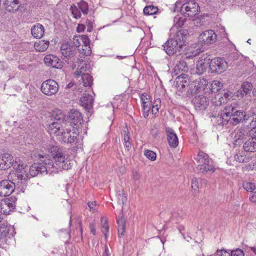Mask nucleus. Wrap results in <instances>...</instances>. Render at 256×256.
I'll return each instance as SVG.
<instances>
[{
	"instance_id": "1",
	"label": "nucleus",
	"mask_w": 256,
	"mask_h": 256,
	"mask_svg": "<svg viewBox=\"0 0 256 256\" xmlns=\"http://www.w3.org/2000/svg\"><path fill=\"white\" fill-rule=\"evenodd\" d=\"M52 116L56 122H54L48 126V131L51 136H54L60 141H62L68 144H79L78 146L80 144V142H78V136L79 132L78 128L72 127L71 129L66 128V124L64 122V114L60 110H57L53 112Z\"/></svg>"
},
{
	"instance_id": "2",
	"label": "nucleus",
	"mask_w": 256,
	"mask_h": 256,
	"mask_svg": "<svg viewBox=\"0 0 256 256\" xmlns=\"http://www.w3.org/2000/svg\"><path fill=\"white\" fill-rule=\"evenodd\" d=\"M236 102L228 104L218 112L217 116H212L214 118L212 120H214L218 125L224 126L229 122L230 124L236 125L240 122L248 120V116H246L245 112L238 110Z\"/></svg>"
},
{
	"instance_id": "3",
	"label": "nucleus",
	"mask_w": 256,
	"mask_h": 256,
	"mask_svg": "<svg viewBox=\"0 0 256 256\" xmlns=\"http://www.w3.org/2000/svg\"><path fill=\"white\" fill-rule=\"evenodd\" d=\"M54 163L48 156H44L46 160L45 164H47L48 174H54L63 170H68L71 168V164L68 156L57 146H52L49 150Z\"/></svg>"
},
{
	"instance_id": "4",
	"label": "nucleus",
	"mask_w": 256,
	"mask_h": 256,
	"mask_svg": "<svg viewBox=\"0 0 256 256\" xmlns=\"http://www.w3.org/2000/svg\"><path fill=\"white\" fill-rule=\"evenodd\" d=\"M179 8H180V12L184 16L192 17L200 12L198 4L194 0L186 2L182 5L180 2H176L175 3L174 11Z\"/></svg>"
},
{
	"instance_id": "5",
	"label": "nucleus",
	"mask_w": 256,
	"mask_h": 256,
	"mask_svg": "<svg viewBox=\"0 0 256 256\" xmlns=\"http://www.w3.org/2000/svg\"><path fill=\"white\" fill-rule=\"evenodd\" d=\"M195 160L199 164L198 168L200 172L212 173L215 172V166L212 164L208 156L204 152H199Z\"/></svg>"
},
{
	"instance_id": "6",
	"label": "nucleus",
	"mask_w": 256,
	"mask_h": 256,
	"mask_svg": "<svg viewBox=\"0 0 256 256\" xmlns=\"http://www.w3.org/2000/svg\"><path fill=\"white\" fill-rule=\"evenodd\" d=\"M39 156L40 158V162L34 164L30 168L29 176H35L38 174H48L47 164H45L46 160L44 156L40 154H39Z\"/></svg>"
},
{
	"instance_id": "7",
	"label": "nucleus",
	"mask_w": 256,
	"mask_h": 256,
	"mask_svg": "<svg viewBox=\"0 0 256 256\" xmlns=\"http://www.w3.org/2000/svg\"><path fill=\"white\" fill-rule=\"evenodd\" d=\"M230 136L234 146H237L249 137V131L244 128H238L232 132Z\"/></svg>"
},
{
	"instance_id": "8",
	"label": "nucleus",
	"mask_w": 256,
	"mask_h": 256,
	"mask_svg": "<svg viewBox=\"0 0 256 256\" xmlns=\"http://www.w3.org/2000/svg\"><path fill=\"white\" fill-rule=\"evenodd\" d=\"M209 66L212 72L220 74L226 70L228 62L223 58H215L210 62Z\"/></svg>"
},
{
	"instance_id": "9",
	"label": "nucleus",
	"mask_w": 256,
	"mask_h": 256,
	"mask_svg": "<svg viewBox=\"0 0 256 256\" xmlns=\"http://www.w3.org/2000/svg\"><path fill=\"white\" fill-rule=\"evenodd\" d=\"M40 89L44 94L52 96L58 92V85L55 80H48L42 83Z\"/></svg>"
},
{
	"instance_id": "10",
	"label": "nucleus",
	"mask_w": 256,
	"mask_h": 256,
	"mask_svg": "<svg viewBox=\"0 0 256 256\" xmlns=\"http://www.w3.org/2000/svg\"><path fill=\"white\" fill-rule=\"evenodd\" d=\"M217 36L212 30H206L200 34L198 41L202 44H209L214 43L216 40Z\"/></svg>"
},
{
	"instance_id": "11",
	"label": "nucleus",
	"mask_w": 256,
	"mask_h": 256,
	"mask_svg": "<svg viewBox=\"0 0 256 256\" xmlns=\"http://www.w3.org/2000/svg\"><path fill=\"white\" fill-rule=\"evenodd\" d=\"M164 50L168 55H172L176 53L177 51L180 52L182 48V46H180L176 40L172 38L168 40L163 45Z\"/></svg>"
},
{
	"instance_id": "12",
	"label": "nucleus",
	"mask_w": 256,
	"mask_h": 256,
	"mask_svg": "<svg viewBox=\"0 0 256 256\" xmlns=\"http://www.w3.org/2000/svg\"><path fill=\"white\" fill-rule=\"evenodd\" d=\"M26 165L20 162V160H15L14 169L18 178L20 180H25L30 178L29 174L26 170Z\"/></svg>"
},
{
	"instance_id": "13",
	"label": "nucleus",
	"mask_w": 256,
	"mask_h": 256,
	"mask_svg": "<svg viewBox=\"0 0 256 256\" xmlns=\"http://www.w3.org/2000/svg\"><path fill=\"white\" fill-rule=\"evenodd\" d=\"M14 183L10 180H2L0 182V196H9L14 191Z\"/></svg>"
},
{
	"instance_id": "14",
	"label": "nucleus",
	"mask_w": 256,
	"mask_h": 256,
	"mask_svg": "<svg viewBox=\"0 0 256 256\" xmlns=\"http://www.w3.org/2000/svg\"><path fill=\"white\" fill-rule=\"evenodd\" d=\"M15 160L12 156L5 153L0 156V170H5L10 168L12 166L14 167Z\"/></svg>"
},
{
	"instance_id": "15",
	"label": "nucleus",
	"mask_w": 256,
	"mask_h": 256,
	"mask_svg": "<svg viewBox=\"0 0 256 256\" xmlns=\"http://www.w3.org/2000/svg\"><path fill=\"white\" fill-rule=\"evenodd\" d=\"M140 99L142 106L143 116L146 118L149 114L152 107V96L148 94L144 93L141 94Z\"/></svg>"
},
{
	"instance_id": "16",
	"label": "nucleus",
	"mask_w": 256,
	"mask_h": 256,
	"mask_svg": "<svg viewBox=\"0 0 256 256\" xmlns=\"http://www.w3.org/2000/svg\"><path fill=\"white\" fill-rule=\"evenodd\" d=\"M46 66L53 68H62V62L58 56L54 54L46 55L44 58Z\"/></svg>"
},
{
	"instance_id": "17",
	"label": "nucleus",
	"mask_w": 256,
	"mask_h": 256,
	"mask_svg": "<svg viewBox=\"0 0 256 256\" xmlns=\"http://www.w3.org/2000/svg\"><path fill=\"white\" fill-rule=\"evenodd\" d=\"M232 97V93L227 92L224 94H215L214 98L212 99V102L215 106H220L226 102Z\"/></svg>"
},
{
	"instance_id": "18",
	"label": "nucleus",
	"mask_w": 256,
	"mask_h": 256,
	"mask_svg": "<svg viewBox=\"0 0 256 256\" xmlns=\"http://www.w3.org/2000/svg\"><path fill=\"white\" fill-rule=\"evenodd\" d=\"M193 102L197 110H205L208 106L209 102L206 96L198 95L193 100Z\"/></svg>"
},
{
	"instance_id": "19",
	"label": "nucleus",
	"mask_w": 256,
	"mask_h": 256,
	"mask_svg": "<svg viewBox=\"0 0 256 256\" xmlns=\"http://www.w3.org/2000/svg\"><path fill=\"white\" fill-rule=\"evenodd\" d=\"M190 82L188 75L185 74H181L176 78V86L178 90L182 92L186 86L188 89V85Z\"/></svg>"
},
{
	"instance_id": "20",
	"label": "nucleus",
	"mask_w": 256,
	"mask_h": 256,
	"mask_svg": "<svg viewBox=\"0 0 256 256\" xmlns=\"http://www.w3.org/2000/svg\"><path fill=\"white\" fill-rule=\"evenodd\" d=\"M69 120L70 124H74L78 128L79 125L83 122L81 113L76 110H72L69 112Z\"/></svg>"
},
{
	"instance_id": "21",
	"label": "nucleus",
	"mask_w": 256,
	"mask_h": 256,
	"mask_svg": "<svg viewBox=\"0 0 256 256\" xmlns=\"http://www.w3.org/2000/svg\"><path fill=\"white\" fill-rule=\"evenodd\" d=\"M166 133L167 136V140L170 147L176 148L178 144V138L174 130L170 128H166Z\"/></svg>"
},
{
	"instance_id": "22",
	"label": "nucleus",
	"mask_w": 256,
	"mask_h": 256,
	"mask_svg": "<svg viewBox=\"0 0 256 256\" xmlns=\"http://www.w3.org/2000/svg\"><path fill=\"white\" fill-rule=\"evenodd\" d=\"M91 70L90 64L86 61L82 60L80 62L78 68L74 74L76 77L78 78L82 76V74H84L90 73Z\"/></svg>"
},
{
	"instance_id": "23",
	"label": "nucleus",
	"mask_w": 256,
	"mask_h": 256,
	"mask_svg": "<svg viewBox=\"0 0 256 256\" xmlns=\"http://www.w3.org/2000/svg\"><path fill=\"white\" fill-rule=\"evenodd\" d=\"M94 100L92 95L85 94L80 98V104L86 110L89 112L92 106Z\"/></svg>"
},
{
	"instance_id": "24",
	"label": "nucleus",
	"mask_w": 256,
	"mask_h": 256,
	"mask_svg": "<svg viewBox=\"0 0 256 256\" xmlns=\"http://www.w3.org/2000/svg\"><path fill=\"white\" fill-rule=\"evenodd\" d=\"M209 60V59L200 58L196 62V73L198 75L202 74L210 64Z\"/></svg>"
},
{
	"instance_id": "25",
	"label": "nucleus",
	"mask_w": 256,
	"mask_h": 256,
	"mask_svg": "<svg viewBox=\"0 0 256 256\" xmlns=\"http://www.w3.org/2000/svg\"><path fill=\"white\" fill-rule=\"evenodd\" d=\"M174 38H172L176 40V42L179 44L180 46H182L185 44V40L188 35V32L186 30L180 29L176 30Z\"/></svg>"
},
{
	"instance_id": "26",
	"label": "nucleus",
	"mask_w": 256,
	"mask_h": 256,
	"mask_svg": "<svg viewBox=\"0 0 256 256\" xmlns=\"http://www.w3.org/2000/svg\"><path fill=\"white\" fill-rule=\"evenodd\" d=\"M76 48L72 47L68 43H64L62 44L60 50L64 58H71L75 54Z\"/></svg>"
},
{
	"instance_id": "27",
	"label": "nucleus",
	"mask_w": 256,
	"mask_h": 256,
	"mask_svg": "<svg viewBox=\"0 0 256 256\" xmlns=\"http://www.w3.org/2000/svg\"><path fill=\"white\" fill-rule=\"evenodd\" d=\"M44 26L39 23L35 24L31 29L32 36L36 38H40L44 36Z\"/></svg>"
},
{
	"instance_id": "28",
	"label": "nucleus",
	"mask_w": 256,
	"mask_h": 256,
	"mask_svg": "<svg viewBox=\"0 0 256 256\" xmlns=\"http://www.w3.org/2000/svg\"><path fill=\"white\" fill-rule=\"evenodd\" d=\"M252 85L250 82H246L242 83L241 88L237 92V96L242 98L248 94L252 90Z\"/></svg>"
},
{
	"instance_id": "29",
	"label": "nucleus",
	"mask_w": 256,
	"mask_h": 256,
	"mask_svg": "<svg viewBox=\"0 0 256 256\" xmlns=\"http://www.w3.org/2000/svg\"><path fill=\"white\" fill-rule=\"evenodd\" d=\"M4 5L8 11L14 12L18 9L20 4L18 0H5Z\"/></svg>"
},
{
	"instance_id": "30",
	"label": "nucleus",
	"mask_w": 256,
	"mask_h": 256,
	"mask_svg": "<svg viewBox=\"0 0 256 256\" xmlns=\"http://www.w3.org/2000/svg\"><path fill=\"white\" fill-rule=\"evenodd\" d=\"M244 149L246 152H254L256 151V140L252 137L248 139L244 144Z\"/></svg>"
},
{
	"instance_id": "31",
	"label": "nucleus",
	"mask_w": 256,
	"mask_h": 256,
	"mask_svg": "<svg viewBox=\"0 0 256 256\" xmlns=\"http://www.w3.org/2000/svg\"><path fill=\"white\" fill-rule=\"evenodd\" d=\"M188 71V66L186 62L183 60H180L174 68V73L176 75L184 74V72H186Z\"/></svg>"
},
{
	"instance_id": "32",
	"label": "nucleus",
	"mask_w": 256,
	"mask_h": 256,
	"mask_svg": "<svg viewBox=\"0 0 256 256\" xmlns=\"http://www.w3.org/2000/svg\"><path fill=\"white\" fill-rule=\"evenodd\" d=\"M195 80V83L198 85V88L199 92L204 91L205 93L208 92V90L207 88L208 81L204 78H198Z\"/></svg>"
},
{
	"instance_id": "33",
	"label": "nucleus",
	"mask_w": 256,
	"mask_h": 256,
	"mask_svg": "<svg viewBox=\"0 0 256 256\" xmlns=\"http://www.w3.org/2000/svg\"><path fill=\"white\" fill-rule=\"evenodd\" d=\"M174 24L170 30L171 34L174 33L177 30H179L178 28H181L184 24L185 20L182 18L176 16L174 18Z\"/></svg>"
},
{
	"instance_id": "34",
	"label": "nucleus",
	"mask_w": 256,
	"mask_h": 256,
	"mask_svg": "<svg viewBox=\"0 0 256 256\" xmlns=\"http://www.w3.org/2000/svg\"><path fill=\"white\" fill-rule=\"evenodd\" d=\"M223 87V84L218 80H214L212 81L210 86L208 88V92L216 93L220 90Z\"/></svg>"
},
{
	"instance_id": "35",
	"label": "nucleus",
	"mask_w": 256,
	"mask_h": 256,
	"mask_svg": "<svg viewBox=\"0 0 256 256\" xmlns=\"http://www.w3.org/2000/svg\"><path fill=\"white\" fill-rule=\"evenodd\" d=\"M50 42L48 40H41L34 44V48L36 51L44 52L48 47Z\"/></svg>"
},
{
	"instance_id": "36",
	"label": "nucleus",
	"mask_w": 256,
	"mask_h": 256,
	"mask_svg": "<svg viewBox=\"0 0 256 256\" xmlns=\"http://www.w3.org/2000/svg\"><path fill=\"white\" fill-rule=\"evenodd\" d=\"M82 84L84 87H91L92 84L93 78L89 73L84 74L81 76Z\"/></svg>"
},
{
	"instance_id": "37",
	"label": "nucleus",
	"mask_w": 256,
	"mask_h": 256,
	"mask_svg": "<svg viewBox=\"0 0 256 256\" xmlns=\"http://www.w3.org/2000/svg\"><path fill=\"white\" fill-rule=\"evenodd\" d=\"M158 7L152 5L146 6L144 8V13L146 15H153L158 12Z\"/></svg>"
},
{
	"instance_id": "38",
	"label": "nucleus",
	"mask_w": 256,
	"mask_h": 256,
	"mask_svg": "<svg viewBox=\"0 0 256 256\" xmlns=\"http://www.w3.org/2000/svg\"><path fill=\"white\" fill-rule=\"evenodd\" d=\"M152 112L153 114L156 115L161 106V100L158 98L154 100L152 104Z\"/></svg>"
},
{
	"instance_id": "39",
	"label": "nucleus",
	"mask_w": 256,
	"mask_h": 256,
	"mask_svg": "<svg viewBox=\"0 0 256 256\" xmlns=\"http://www.w3.org/2000/svg\"><path fill=\"white\" fill-rule=\"evenodd\" d=\"M118 231L119 236H122L124 235L125 231V222L124 218H121L118 220Z\"/></svg>"
},
{
	"instance_id": "40",
	"label": "nucleus",
	"mask_w": 256,
	"mask_h": 256,
	"mask_svg": "<svg viewBox=\"0 0 256 256\" xmlns=\"http://www.w3.org/2000/svg\"><path fill=\"white\" fill-rule=\"evenodd\" d=\"M10 229H12L11 226L4 224L0 225V238L6 236L9 233Z\"/></svg>"
},
{
	"instance_id": "41",
	"label": "nucleus",
	"mask_w": 256,
	"mask_h": 256,
	"mask_svg": "<svg viewBox=\"0 0 256 256\" xmlns=\"http://www.w3.org/2000/svg\"><path fill=\"white\" fill-rule=\"evenodd\" d=\"M123 134L124 146L128 150L131 147V143L130 141V134L126 128L123 130Z\"/></svg>"
},
{
	"instance_id": "42",
	"label": "nucleus",
	"mask_w": 256,
	"mask_h": 256,
	"mask_svg": "<svg viewBox=\"0 0 256 256\" xmlns=\"http://www.w3.org/2000/svg\"><path fill=\"white\" fill-rule=\"evenodd\" d=\"M116 196L118 198V203L120 205H123L126 202V198L124 194L123 190H120L116 192Z\"/></svg>"
},
{
	"instance_id": "43",
	"label": "nucleus",
	"mask_w": 256,
	"mask_h": 256,
	"mask_svg": "<svg viewBox=\"0 0 256 256\" xmlns=\"http://www.w3.org/2000/svg\"><path fill=\"white\" fill-rule=\"evenodd\" d=\"M123 102L122 100L120 99V98H118V99H116L114 100L112 102V116H110V118H108L110 120H112L113 118V115L114 114V108H121V104Z\"/></svg>"
},
{
	"instance_id": "44",
	"label": "nucleus",
	"mask_w": 256,
	"mask_h": 256,
	"mask_svg": "<svg viewBox=\"0 0 256 256\" xmlns=\"http://www.w3.org/2000/svg\"><path fill=\"white\" fill-rule=\"evenodd\" d=\"M70 10L74 18L78 19L80 18L82 12L78 6L72 5L70 7Z\"/></svg>"
},
{
	"instance_id": "45",
	"label": "nucleus",
	"mask_w": 256,
	"mask_h": 256,
	"mask_svg": "<svg viewBox=\"0 0 256 256\" xmlns=\"http://www.w3.org/2000/svg\"><path fill=\"white\" fill-rule=\"evenodd\" d=\"M188 92L189 94H193L199 92L198 85L195 83V80L191 82L190 84L188 85Z\"/></svg>"
},
{
	"instance_id": "46",
	"label": "nucleus",
	"mask_w": 256,
	"mask_h": 256,
	"mask_svg": "<svg viewBox=\"0 0 256 256\" xmlns=\"http://www.w3.org/2000/svg\"><path fill=\"white\" fill-rule=\"evenodd\" d=\"M12 211L8 206L6 204V202L2 200L0 202V212L4 214H8L10 212Z\"/></svg>"
},
{
	"instance_id": "47",
	"label": "nucleus",
	"mask_w": 256,
	"mask_h": 256,
	"mask_svg": "<svg viewBox=\"0 0 256 256\" xmlns=\"http://www.w3.org/2000/svg\"><path fill=\"white\" fill-rule=\"evenodd\" d=\"M78 7L84 14H87L88 12V4L86 2L81 0L78 4Z\"/></svg>"
},
{
	"instance_id": "48",
	"label": "nucleus",
	"mask_w": 256,
	"mask_h": 256,
	"mask_svg": "<svg viewBox=\"0 0 256 256\" xmlns=\"http://www.w3.org/2000/svg\"><path fill=\"white\" fill-rule=\"evenodd\" d=\"M242 186L244 189L248 192H252L256 188L255 184L252 182H245L243 183Z\"/></svg>"
},
{
	"instance_id": "49",
	"label": "nucleus",
	"mask_w": 256,
	"mask_h": 256,
	"mask_svg": "<svg viewBox=\"0 0 256 256\" xmlns=\"http://www.w3.org/2000/svg\"><path fill=\"white\" fill-rule=\"evenodd\" d=\"M234 160L239 162H248V158L242 152L237 154L234 156Z\"/></svg>"
},
{
	"instance_id": "50",
	"label": "nucleus",
	"mask_w": 256,
	"mask_h": 256,
	"mask_svg": "<svg viewBox=\"0 0 256 256\" xmlns=\"http://www.w3.org/2000/svg\"><path fill=\"white\" fill-rule=\"evenodd\" d=\"M144 155L147 158L153 161L156 159V154L153 151L150 150H146L144 152Z\"/></svg>"
},
{
	"instance_id": "51",
	"label": "nucleus",
	"mask_w": 256,
	"mask_h": 256,
	"mask_svg": "<svg viewBox=\"0 0 256 256\" xmlns=\"http://www.w3.org/2000/svg\"><path fill=\"white\" fill-rule=\"evenodd\" d=\"M228 252L230 254V256H244V252L240 248L232 250L230 252Z\"/></svg>"
},
{
	"instance_id": "52",
	"label": "nucleus",
	"mask_w": 256,
	"mask_h": 256,
	"mask_svg": "<svg viewBox=\"0 0 256 256\" xmlns=\"http://www.w3.org/2000/svg\"><path fill=\"white\" fill-rule=\"evenodd\" d=\"M88 206L90 210L92 212H96L98 209V207L96 202H88Z\"/></svg>"
},
{
	"instance_id": "53",
	"label": "nucleus",
	"mask_w": 256,
	"mask_h": 256,
	"mask_svg": "<svg viewBox=\"0 0 256 256\" xmlns=\"http://www.w3.org/2000/svg\"><path fill=\"white\" fill-rule=\"evenodd\" d=\"M82 53L84 55L88 56H90L92 53L91 48L90 44L82 46Z\"/></svg>"
},
{
	"instance_id": "54",
	"label": "nucleus",
	"mask_w": 256,
	"mask_h": 256,
	"mask_svg": "<svg viewBox=\"0 0 256 256\" xmlns=\"http://www.w3.org/2000/svg\"><path fill=\"white\" fill-rule=\"evenodd\" d=\"M80 36H75L72 38V44L76 47H78L81 44Z\"/></svg>"
},
{
	"instance_id": "55",
	"label": "nucleus",
	"mask_w": 256,
	"mask_h": 256,
	"mask_svg": "<svg viewBox=\"0 0 256 256\" xmlns=\"http://www.w3.org/2000/svg\"><path fill=\"white\" fill-rule=\"evenodd\" d=\"M141 177L140 174L136 170H133L132 178L134 181V182L136 184L137 182H138Z\"/></svg>"
},
{
	"instance_id": "56",
	"label": "nucleus",
	"mask_w": 256,
	"mask_h": 256,
	"mask_svg": "<svg viewBox=\"0 0 256 256\" xmlns=\"http://www.w3.org/2000/svg\"><path fill=\"white\" fill-rule=\"evenodd\" d=\"M101 222L102 224V228L104 229V232H106L108 231V226L107 223V220L106 218L105 217H102L101 218Z\"/></svg>"
},
{
	"instance_id": "57",
	"label": "nucleus",
	"mask_w": 256,
	"mask_h": 256,
	"mask_svg": "<svg viewBox=\"0 0 256 256\" xmlns=\"http://www.w3.org/2000/svg\"><path fill=\"white\" fill-rule=\"evenodd\" d=\"M191 188L194 191L198 189V182L196 178H194L191 181Z\"/></svg>"
},
{
	"instance_id": "58",
	"label": "nucleus",
	"mask_w": 256,
	"mask_h": 256,
	"mask_svg": "<svg viewBox=\"0 0 256 256\" xmlns=\"http://www.w3.org/2000/svg\"><path fill=\"white\" fill-rule=\"evenodd\" d=\"M4 201L6 202V204H8V208H10L11 210L14 208L16 205L15 202L13 200L8 199Z\"/></svg>"
},
{
	"instance_id": "59",
	"label": "nucleus",
	"mask_w": 256,
	"mask_h": 256,
	"mask_svg": "<svg viewBox=\"0 0 256 256\" xmlns=\"http://www.w3.org/2000/svg\"><path fill=\"white\" fill-rule=\"evenodd\" d=\"M82 39H81V42H82L84 45H88L90 44V40L88 36L84 35L82 36H80Z\"/></svg>"
},
{
	"instance_id": "60",
	"label": "nucleus",
	"mask_w": 256,
	"mask_h": 256,
	"mask_svg": "<svg viewBox=\"0 0 256 256\" xmlns=\"http://www.w3.org/2000/svg\"><path fill=\"white\" fill-rule=\"evenodd\" d=\"M178 230L182 234V236L184 239L186 241L189 242L190 240L192 239V238L188 236H185L184 234L182 232V231L184 230V227L183 226H180L178 228Z\"/></svg>"
},
{
	"instance_id": "61",
	"label": "nucleus",
	"mask_w": 256,
	"mask_h": 256,
	"mask_svg": "<svg viewBox=\"0 0 256 256\" xmlns=\"http://www.w3.org/2000/svg\"><path fill=\"white\" fill-rule=\"evenodd\" d=\"M238 56L239 54L237 52H233L230 54L229 58L234 61L238 60Z\"/></svg>"
},
{
	"instance_id": "62",
	"label": "nucleus",
	"mask_w": 256,
	"mask_h": 256,
	"mask_svg": "<svg viewBox=\"0 0 256 256\" xmlns=\"http://www.w3.org/2000/svg\"><path fill=\"white\" fill-rule=\"evenodd\" d=\"M85 26L83 24H79L77 27L76 30L78 32H81L84 31Z\"/></svg>"
},
{
	"instance_id": "63",
	"label": "nucleus",
	"mask_w": 256,
	"mask_h": 256,
	"mask_svg": "<svg viewBox=\"0 0 256 256\" xmlns=\"http://www.w3.org/2000/svg\"><path fill=\"white\" fill-rule=\"evenodd\" d=\"M251 202L256 203V192H254L250 197Z\"/></svg>"
},
{
	"instance_id": "64",
	"label": "nucleus",
	"mask_w": 256,
	"mask_h": 256,
	"mask_svg": "<svg viewBox=\"0 0 256 256\" xmlns=\"http://www.w3.org/2000/svg\"><path fill=\"white\" fill-rule=\"evenodd\" d=\"M251 134L252 135V137L256 140V127L255 128H253L251 130Z\"/></svg>"
}]
</instances>
